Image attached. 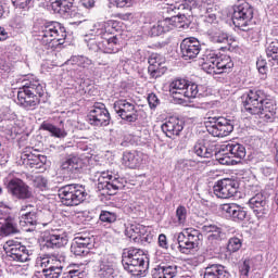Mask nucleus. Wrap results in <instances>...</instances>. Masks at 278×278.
<instances>
[{
    "label": "nucleus",
    "instance_id": "5701e85b",
    "mask_svg": "<svg viewBox=\"0 0 278 278\" xmlns=\"http://www.w3.org/2000/svg\"><path fill=\"white\" fill-rule=\"evenodd\" d=\"M220 210L224 216L232 218L235 223H242L247 218V211L236 203L223 204Z\"/></svg>",
    "mask_w": 278,
    "mask_h": 278
},
{
    "label": "nucleus",
    "instance_id": "cd10ccee",
    "mask_svg": "<svg viewBox=\"0 0 278 278\" xmlns=\"http://www.w3.org/2000/svg\"><path fill=\"white\" fill-rule=\"evenodd\" d=\"M16 233H18V226L16 225V220L10 216L0 217V237L5 238Z\"/></svg>",
    "mask_w": 278,
    "mask_h": 278
},
{
    "label": "nucleus",
    "instance_id": "20e7f679",
    "mask_svg": "<svg viewBox=\"0 0 278 278\" xmlns=\"http://www.w3.org/2000/svg\"><path fill=\"white\" fill-rule=\"evenodd\" d=\"M96 36L101 38L102 53L116 54L121 51V43L118 37L112 36V29L118 27V22L110 20L102 22L96 26Z\"/></svg>",
    "mask_w": 278,
    "mask_h": 278
},
{
    "label": "nucleus",
    "instance_id": "0e129e2a",
    "mask_svg": "<svg viewBox=\"0 0 278 278\" xmlns=\"http://www.w3.org/2000/svg\"><path fill=\"white\" fill-rule=\"evenodd\" d=\"M162 34H165L163 28H161L160 22L151 27V35L152 36H162Z\"/></svg>",
    "mask_w": 278,
    "mask_h": 278
},
{
    "label": "nucleus",
    "instance_id": "39448f33",
    "mask_svg": "<svg viewBox=\"0 0 278 278\" xmlns=\"http://www.w3.org/2000/svg\"><path fill=\"white\" fill-rule=\"evenodd\" d=\"M232 23L235 27H238L241 31L249 33V36L257 34V31L253 29V7L247 1H241L233 7Z\"/></svg>",
    "mask_w": 278,
    "mask_h": 278
},
{
    "label": "nucleus",
    "instance_id": "2f4dec72",
    "mask_svg": "<svg viewBox=\"0 0 278 278\" xmlns=\"http://www.w3.org/2000/svg\"><path fill=\"white\" fill-rule=\"evenodd\" d=\"M61 168L62 170H65V173H75V170H79V168H81V159L77 155L71 154L65 157Z\"/></svg>",
    "mask_w": 278,
    "mask_h": 278
},
{
    "label": "nucleus",
    "instance_id": "7ed1b4c3",
    "mask_svg": "<svg viewBox=\"0 0 278 278\" xmlns=\"http://www.w3.org/2000/svg\"><path fill=\"white\" fill-rule=\"evenodd\" d=\"M37 40L48 49H55L60 45H64L66 40V28L59 22H47L40 26Z\"/></svg>",
    "mask_w": 278,
    "mask_h": 278
},
{
    "label": "nucleus",
    "instance_id": "72a5a7b5",
    "mask_svg": "<svg viewBox=\"0 0 278 278\" xmlns=\"http://www.w3.org/2000/svg\"><path fill=\"white\" fill-rule=\"evenodd\" d=\"M65 64L67 66H78V68H88L92 66V60L84 55H73Z\"/></svg>",
    "mask_w": 278,
    "mask_h": 278
},
{
    "label": "nucleus",
    "instance_id": "7c9ffc66",
    "mask_svg": "<svg viewBox=\"0 0 278 278\" xmlns=\"http://www.w3.org/2000/svg\"><path fill=\"white\" fill-rule=\"evenodd\" d=\"M122 162L127 168H138L142 164V153L140 152H124Z\"/></svg>",
    "mask_w": 278,
    "mask_h": 278
},
{
    "label": "nucleus",
    "instance_id": "9b49d317",
    "mask_svg": "<svg viewBox=\"0 0 278 278\" xmlns=\"http://www.w3.org/2000/svg\"><path fill=\"white\" fill-rule=\"evenodd\" d=\"M125 185L123 184V179L113 176L111 172H102L98 177V186L97 189L103 197L106 194L109 197H114L117 190H123Z\"/></svg>",
    "mask_w": 278,
    "mask_h": 278
},
{
    "label": "nucleus",
    "instance_id": "f8f14e48",
    "mask_svg": "<svg viewBox=\"0 0 278 278\" xmlns=\"http://www.w3.org/2000/svg\"><path fill=\"white\" fill-rule=\"evenodd\" d=\"M207 131L214 138H225L233 131V123L226 117H208Z\"/></svg>",
    "mask_w": 278,
    "mask_h": 278
},
{
    "label": "nucleus",
    "instance_id": "79ce46f5",
    "mask_svg": "<svg viewBox=\"0 0 278 278\" xmlns=\"http://www.w3.org/2000/svg\"><path fill=\"white\" fill-rule=\"evenodd\" d=\"M181 97H186L187 99H197V97H199V85L187 80V85Z\"/></svg>",
    "mask_w": 278,
    "mask_h": 278
},
{
    "label": "nucleus",
    "instance_id": "de8ad7c7",
    "mask_svg": "<svg viewBox=\"0 0 278 278\" xmlns=\"http://www.w3.org/2000/svg\"><path fill=\"white\" fill-rule=\"evenodd\" d=\"M70 1L73 0H55L54 2L51 3V9L56 14H64Z\"/></svg>",
    "mask_w": 278,
    "mask_h": 278
},
{
    "label": "nucleus",
    "instance_id": "0eeeda50",
    "mask_svg": "<svg viewBox=\"0 0 278 278\" xmlns=\"http://www.w3.org/2000/svg\"><path fill=\"white\" fill-rule=\"evenodd\" d=\"M215 157L224 166H233L240 164L247 157V148L240 143H228L220 146L215 152Z\"/></svg>",
    "mask_w": 278,
    "mask_h": 278
},
{
    "label": "nucleus",
    "instance_id": "864d4df0",
    "mask_svg": "<svg viewBox=\"0 0 278 278\" xmlns=\"http://www.w3.org/2000/svg\"><path fill=\"white\" fill-rule=\"evenodd\" d=\"M34 187L39 188V190H47L49 181L43 176H37L33 180Z\"/></svg>",
    "mask_w": 278,
    "mask_h": 278
},
{
    "label": "nucleus",
    "instance_id": "6ab92c4d",
    "mask_svg": "<svg viewBox=\"0 0 278 278\" xmlns=\"http://www.w3.org/2000/svg\"><path fill=\"white\" fill-rule=\"evenodd\" d=\"M8 192L12 194V197H15V199H31L34 197V193H31V189L25 181L21 180L20 178H13L11 179L8 185Z\"/></svg>",
    "mask_w": 278,
    "mask_h": 278
},
{
    "label": "nucleus",
    "instance_id": "423d86ee",
    "mask_svg": "<svg viewBox=\"0 0 278 278\" xmlns=\"http://www.w3.org/2000/svg\"><path fill=\"white\" fill-rule=\"evenodd\" d=\"M202 60V68L210 75H223V73H229L233 68V61L227 54L217 56L216 52L210 51Z\"/></svg>",
    "mask_w": 278,
    "mask_h": 278
},
{
    "label": "nucleus",
    "instance_id": "c756f323",
    "mask_svg": "<svg viewBox=\"0 0 278 278\" xmlns=\"http://www.w3.org/2000/svg\"><path fill=\"white\" fill-rule=\"evenodd\" d=\"M203 233L207 235V241L208 242H220L223 238H225V233L223 232V228L210 224V225H204L202 227Z\"/></svg>",
    "mask_w": 278,
    "mask_h": 278
},
{
    "label": "nucleus",
    "instance_id": "f704fd0d",
    "mask_svg": "<svg viewBox=\"0 0 278 278\" xmlns=\"http://www.w3.org/2000/svg\"><path fill=\"white\" fill-rule=\"evenodd\" d=\"M125 233L128 238H132V240H138V238L147 233V226L140 224H131L126 227Z\"/></svg>",
    "mask_w": 278,
    "mask_h": 278
},
{
    "label": "nucleus",
    "instance_id": "ea45409f",
    "mask_svg": "<svg viewBox=\"0 0 278 278\" xmlns=\"http://www.w3.org/2000/svg\"><path fill=\"white\" fill-rule=\"evenodd\" d=\"M41 129L49 131L51 136H54V138H66L67 136L66 130L58 128L53 124H49L47 122L41 124Z\"/></svg>",
    "mask_w": 278,
    "mask_h": 278
},
{
    "label": "nucleus",
    "instance_id": "8fccbe9b",
    "mask_svg": "<svg viewBox=\"0 0 278 278\" xmlns=\"http://www.w3.org/2000/svg\"><path fill=\"white\" fill-rule=\"evenodd\" d=\"M240 249H242V240H240V238L233 237L228 240L227 251H229V253H237Z\"/></svg>",
    "mask_w": 278,
    "mask_h": 278
},
{
    "label": "nucleus",
    "instance_id": "13d9d810",
    "mask_svg": "<svg viewBox=\"0 0 278 278\" xmlns=\"http://www.w3.org/2000/svg\"><path fill=\"white\" fill-rule=\"evenodd\" d=\"M148 103H149L151 110H155V108H157L160 105V99L157 98V96L155 93H150L148 96Z\"/></svg>",
    "mask_w": 278,
    "mask_h": 278
},
{
    "label": "nucleus",
    "instance_id": "a211bd4d",
    "mask_svg": "<svg viewBox=\"0 0 278 278\" xmlns=\"http://www.w3.org/2000/svg\"><path fill=\"white\" fill-rule=\"evenodd\" d=\"M182 60H194L201 53V41L194 37L185 38L180 43Z\"/></svg>",
    "mask_w": 278,
    "mask_h": 278
},
{
    "label": "nucleus",
    "instance_id": "a18cd8bd",
    "mask_svg": "<svg viewBox=\"0 0 278 278\" xmlns=\"http://www.w3.org/2000/svg\"><path fill=\"white\" fill-rule=\"evenodd\" d=\"M74 242H77L81 247L89 249V251L92 249V247H94V239L88 235H78L75 237Z\"/></svg>",
    "mask_w": 278,
    "mask_h": 278
},
{
    "label": "nucleus",
    "instance_id": "dca6fc26",
    "mask_svg": "<svg viewBox=\"0 0 278 278\" xmlns=\"http://www.w3.org/2000/svg\"><path fill=\"white\" fill-rule=\"evenodd\" d=\"M20 225L24 228V231H34L36 225H38V208L34 205L22 206L20 211Z\"/></svg>",
    "mask_w": 278,
    "mask_h": 278
},
{
    "label": "nucleus",
    "instance_id": "b1692460",
    "mask_svg": "<svg viewBox=\"0 0 278 278\" xmlns=\"http://www.w3.org/2000/svg\"><path fill=\"white\" fill-rule=\"evenodd\" d=\"M161 129L167 138H175L184 131V121L178 117H169L165 123L162 124Z\"/></svg>",
    "mask_w": 278,
    "mask_h": 278
},
{
    "label": "nucleus",
    "instance_id": "c03bdc74",
    "mask_svg": "<svg viewBox=\"0 0 278 278\" xmlns=\"http://www.w3.org/2000/svg\"><path fill=\"white\" fill-rule=\"evenodd\" d=\"M71 251L74 255L78 257H86L90 253V250L85 245L79 244L77 241H74L71 247Z\"/></svg>",
    "mask_w": 278,
    "mask_h": 278
},
{
    "label": "nucleus",
    "instance_id": "ddd939ff",
    "mask_svg": "<svg viewBox=\"0 0 278 278\" xmlns=\"http://www.w3.org/2000/svg\"><path fill=\"white\" fill-rule=\"evenodd\" d=\"M89 125L92 127H108L112 117L110 116V111L105 108V104L101 102H96L90 110L88 116Z\"/></svg>",
    "mask_w": 278,
    "mask_h": 278
},
{
    "label": "nucleus",
    "instance_id": "58836bf2",
    "mask_svg": "<svg viewBox=\"0 0 278 278\" xmlns=\"http://www.w3.org/2000/svg\"><path fill=\"white\" fill-rule=\"evenodd\" d=\"M64 16H66V18H80L76 22H72V25H79L81 23H84V16L79 14V12H77V9H75V7H73V1H70L67 7L65 8V11L63 12Z\"/></svg>",
    "mask_w": 278,
    "mask_h": 278
},
{
    "label": "nucleus",
    "instance_id": "a19ab883",
    "mask_svg": "<svg viewBox=\"0 0 278 278\" xmlns=\"http://www.w3.org/2000/svg\"><path fill=\"white\" fill-rule=\"evenodd\" d=\"M99 276L101 278H114V265L105 260L101 261Z\"/></svg>",
    "mask_w": 278,
    "mask_h": 278
},
{
    "label": "nucleus",
    "instance_id": "bf43d9fd",
    "mask_svg": "<svg viewBox=\"0 0 278 278\" xmlns=\"http://www.w3.org/2000/svg\"><path fill=\"white\" fill-rule=\"evenodd\" d=\"M266 60L264 59H258L256 61V67H257V71L258 73H261V75H266V71H267V66H266Z\"/></svg>",
    "mask_w": 278,
    "mask_h": 278
},
{
    "label": "nucleus",
    "instance_id": "3c124183",
    "mask_svg": "<svg viewBox=\"0 0 278 278\" xmlns=\"http://www.w3.org/2000/svg\"><path fill=\"white\" fill-rule=\"evenodd\" d=\"M176 216L179 225H186V218H188V210H186V206H178L176 210Z\"/></svg>",
    "mask_w": 278,
    "mask_h": 278
},
{
    "label": "nucleus",
    "instance_id": "69168bd1",
    "mask_svg": "<svg viewBox=\"0 0 278 278\" xmlns=\"http://www.w3.org/2000/svg\"><path fill=\"white\" fill-rule=\"evenodd\" d=\"M159 247H161V249H168V239L166 238V235L161 233L159 236Z\"/></svg>",
    "mask_w": 278,
    "mask_h": 278
},
{
    "label": "nucleus",
    "instance_id": "aec40b11",
    "mask_svg": "<svg viewBox=\"0 0 278 278\" xmlns=\"http://www.w3.org/2000/svg\"><path fill=\"white\" fill-rule=\"evenodd\" d=\"M249 205L253 210L254 214L258 218H266L270 211L268 206V199L264 193H256L249 200Z\"/></svg>",
    "mask_w": 278,
    "mask_h": 278
},
{
    "label": "nucleus",
    "instance_id": "680f3d73",
    "mask_svg": "<svg viewBox=\"0 0 278 278\" xmlns=\"http://www.w3.org/2000/svg\"><path fill=\"white\" fill-rule=\"evenodd\" d=\"M116 8H130L134 4V0H114Z\"/></svg>",
    "mask_w": 278,
    "mask_h": 278
},
{
    "label": "nucleus",
    "instance_id": "473e14b6",
    "mask_svg": "<svg viewBox=\"0 0 278 278\" xmlns=\"http://www.w3.org/2000/svg\"><path fill=\"white\" fill-rule=\"evenodd\" d=\"M265 51L268 62H271L273 66H278V40L267 41Z\"/></svg>",
    "mask_w": 278,
    "mask_h": 278
},
{
    "label": "nucleus",
    "instance_id": "5fc2aeb1",
    "mask_svg": "<svg viewBox=\"0 0 278 278\" xmlns=\"http://www.w3.org/2000/svg\"><path fill=\"white\" fill-rule=\"evenodd\" d=\"M186 15L190 16V13L185 11L184 13L178 12L177 14L179 18V25H181L182 29H188V27H190V20H188Z\"/></svg>",
    "mask_w": 278,
    "mask_h": 278
},
{
    "label": "nucleus",
    "instance_id": "2eb2a0df",
    "mask_svg": "<svg viewBox=\"0 0 278 278\" xmlns=\"http://www.w3.org/2000/svg\"><path fill=\"white\" fill-rule=\"evenodd\" d=\"M113 109L122 121H126V123H136L138 121V109L135 102L121 99L114 102Z\"/></svg>",
    "mask_w": 278,
    "mask_h": 278
},
{
    "label": "nucleus",
    "instance_id": "4d7b16f0",
    "mask_svg": "<svg viewBox=\"0 0 278 278\" xmlns=\"http://www.w3.org/2000/svg\"><path fill=\"white\" fill-rule=\"evenodd\" d=\"M161 25V29L166 34V31H170L173 29V23L170 22V17H166L164 20L159 21Z\"/></svg>",
    "mask_w": 278,
    "mask_h": 278
},
{
    "label": "nucleus",
    "instance_id": "6e6d98bb",
    "mask_svg": "<svg viewBox=\"0 0 278 278\" xmlns=\"http://www.w3.org/2000/svg\"><path fill=\"white\" fill-rule=\"evenodd\" d=\"M14 8H18L20 10H29L31 5V0H11Z\"/></svg>",
    "mask_w": 278,
    "mask_h": 278
},
{
    "label": "nucleus",
    "instance_id": "e433bc0d",
    "mask_svg": "<svg viewBox=\"0 0 278 278\" xmlns=\"http://www.w3.org/2000/svg\"><path fill=\"white\" fill-rule=\"evenodd\" d=\"M188 84V80L182 78H176L169 84V93L173 97H182L184 91L186 90V86Z\"/></svg>",
    "mask_w": 278,
    "mask_h": 278
},
{
    "label": "nucleus",
    "instance_id": "bb28decb",
    "mask_svg": "<svg viewBox=\"0 0 278 278\" xmlns=\"http://www.w3.org/2000/svg\"><path fill=\"white\" fill-rule=\"evenodd\" d=\"M46 249H62L68 244V237L64 233L53 232L45 237Z\"/></svg>",
    "mask_w": 278,
    "mask_h": 278
},
{
    "label": "nucleus",
    "instance_id": "37998d69",
    "mask_svg": "<svg viewBox=\"0 0 278 278\" xmlns=\"http://www.w3.org/2000/svg\"><path fill=\"white\" fill-rule=\"evenodd\" d=\"M63 267L60 264L53 265L48 269L41 270L45 278H60Z\"/></svg>",
    "mask_w": 278,
    "mask_h": 278
},
{
    "label": "nucleus",
    "instance_id": "e2e57ef3",
    "mask_svg": "<svg viewBox=\"0 0 278 278\" xmlns=\"http://www.w3.org/2000/svg\"><path fill=\"white\" fill-rule=\"evenodd\" d=\"M152 278H165L162 264L152 270Z\"/></svg>",
    "mask_w": 278,
    "mask_h": 278
},
{
    "label": "nucleus",
    "instance_id": "c9c22d12",
    "mask_svg": "<svg viewBox=\"0 0 278 278\" xmlns=\"http://www.w3.org/2000/svg\"><path fill=\"white\" fill-rule=\"evenodd\" d=\"M56 264H60V261L55 260L54 256L43 255L36 258L35 266L36 268H41V270H48Z\"/></svg>",
    "mask_w": 278,
    "mask_h": 278
},
{
    "label": "nucleus",
    "instance_id": "052dcab7",
    "mask_svg": "<svg viewBox=\"0 0 278 278\" xmlns=\"http://www.w3.org/2000/svg\"><path fill=\"white\" fill-rule=\"evenodd\" d=\"M102 41L98 40V41H89L88 42V48L90 49V51H102L103 52V48L101 47Z\"/></svg>",
    "mask_w": 278,
    "mask_h": 278
},
{
    "label": "nucleus",
    "instance_id": "9d476101",
    "mask_svg": "<svg viewBox=\"0 0 278 278\" xmlns=\"http://www.w3.org/2000/svg\"><path fill=\"white\" fill-rule=\"evenodd\" d=\"M203 240L201 231L194 228H187L184 232H179L177 236L178 249L180 253L188 255L192 249H198L199 244Z\"/></svg>",
    "mask_w": 278,
    "mask_h": 278
},
{
    "label": "nucleus",
    "instance_id": "1a4fd4ad",
    "mask_svg": "<svg viewBox=\"0 0 278 278\" xmlns=\"http://www.w3.org/2000/svg\"><path fill=\"white\" fill-rule=\"evenodd\" d=\"M144 252L140 249L130 248L123 253L122 264L128 273H144L147 266Z\"/></svg>",
    "mask_w": 278,
    "mask_h": 278
},
{
    "label": "nucleus",
    "instance_id": "6e6552de",
    "mask_svg": "<svg viewBox=\"0 0 278 278\" xmlns=\"http://www.w3.org/2000/svg\"><path fill=\"white\" fill-rule=\"evenodd\" d=\"M58 194L61 199V203L67 207L81 205L88 197L86 187L79 184L65 185L58 190Z\"/></svg>",
    "mask_w": 278,
    "mask_h": 278
},
{
    "label": "nucleus",
    "instance_id": "a878e982",
    "mask_svg": "<svg viewBox=\"0 0 278 278\" xmlns=\"http://www.w3.org/2000/svg\"><path fill=\"white\" fill-rule=\"evenodd\" d=\"M197 8H199V0H182L181 2L168 4L164 10H166L167 14H177V12H192Z\"/></svg>",
    "mask_w": 278,
    "mask_h": 278
},
{
    "label": "nucleus",
    "instance_id": "4c0bfd02",
    "mask_svg": "<svg viewBox=\"0 0 278 278\" xmlns=\"http://www.w3.org/2000/svg\"><path fill=\"white\" fill-rule=\"evenodd\" d=\"M208 39L215 45H227L229 42V36L220 29L208 31Z\"/></svg>",
    "mask_w": 278,
    "mask_h": 278
},
{
    "label": "nucleus",
    "instance_id": "774afa93",
    "mask_svg": "<svg viewBox=\"0 0 278 278\" xmlns=\"http://www.w3.org/2000/svg\"><path fill=\"white\" fill-rule=\"evenodd\" d=\"M94 0H80V5L83 8H86L87 10H90L94 7Z\"/></svg>",
    "mask_w": 278,
    "mask_h": 278
},
{
    "label": "nucleus",
    "instance_id": "338daca9",
    "mask_svg": "<svg viewBox=\"0 0 278 278\" xmlns=\"http://www.w3.org/2000/svg\"><path fill=\"white\" fill-rule=\"evenodd\" d=\"M261 173L264 175V177H269V179H273L271 177L275 174V169H273V167L264 166L261 168Z\"/></svg>",
    "mask_w": 278,
    "mask_h": 278
},
{
    "label": "nucleus",
    "instance_id": "09e8293b",
    "mask_svg": "<svg viewBox=\"0 0 278 278\" xmlns=\"http://www.w3.org/2000/svg\"><path fill=\"white\" fill-rule=\"evenodd\" d=\"M118 215L114 212L110 211H101L100 213V220L101 223H106L108 225H112V223H116Z\"/></svg>",
    "mask_w": 278,
    "mask_h": 278
},
{
    "label": "nucleus",
    "instance_id": "4be33fe9",
    "mask_svg": "<svg viewBox=\"0 0 278 278\" xmlns=\"http://www.w3.org/2000/svg\"><path fill=\"white\" fill-rule=\"evenodd\" d=\"M148 73L150 77L157 79V77L164 75V64H166V59H164V56L157 53H152L148 59Z\"/></svg>",
    "mask_w": 278,
    "mask_h": 278
},
{
    "label": "nucleus",
    "instance_id": "f257e3e1",
    "mask_svg": "<svg viewBox=\"0 0 278 278\" xmlns=\"http://www.w3.org/2000/svg\"><path fill=\"white\" fill-rule=\"evenodd\" d=\"M46 93L47 85L34 76H29L22 81V87L17 91V105L27 111L36 110L42 103Z\"/></svg>",
    "mask_w": 278,
    "mask_h": 278
},
{
    "label": "nucleus",
    "instance_id": "393cba45",
    "mask_svg": "<svg viewBox=\"0 0 278 278\" xmlns=\"http://www.w3.org/2000/svg\"><path fill=\"white\" fill-rule=\"evenodd\" d=\"M193 153L198 155V157H206L210 159L214 154L218 153L216 151V144L211 143L210 141L205 139H199L195 144L193 146Z\"/></svg>",
    "mask_w": 278,
    "mask_h": 278
},
{
    "label": "nucleus",
    "instance_id": "412c9836",
    "mask_svg": "<svg viewBox=\"0 0 278 278\" xmlns=\"http://www.w3.org/2000/svg\"><path fill=\"white\" fill-rule=\"evenodd\" d=\"M21 160L26 168H31L33 170H45V165L47 164L46 155L31 152L23 153Z\"/></svg>",
    "mask_w": 278,
    "mask_h": 278
},
{
    "label": "nucleus",
    "instance_id": "f3484780",
    "mask_svg": "<svg viewBox=\"0 0 278 278\" xmlns=\"http://www.w3.org/2000/svg\"><path fill=\"white\" fill-rule=\"evenodd\" d=\"M213 192L217 199H231L238 192L236 181L225 178L215 182Z\"/></svg>",
    "mask_w": 278,
    "mask_h": 278
},
{
    "label": "nucleus",
    "instance_id": "49530a36",
    "mask_svg": "<svg viewBox=\"0 0 278 278\" xmlns=\"http://www.w3.org/2000/svg\"><path fill=\"white\" fill-rule=\"evenodd\" d=\"M162 268L165 278H175L179 273V267L175 264H163Z\"/></svg>",
    "mask_w": 278,
    "mask_h": 278
},
{
    "label": "nucleus",
    "instance_id": "603ef678",
    "mask_svg": "<svg viewBox=\"0 0 278 278\" xmlns=\"http://www.w3.org/2000/svg\"><path fill=\"white\" fill-rule=\"evenodd\" d=\"M252 266H253V260H251V258L244 260L243 263L239 267V271L244 277H249V273H250Z\"/></svg>",
    "mask_w": 278,
    "mask_h": 278
},
{
    "label": "nucleus",
    "instance_id": "f03ea898",
    "mask_svg": "<svg viewBox=\"0 0 278 278\" xmlns=\"http://www.w3.org/2000/svg\"><path fill=\"white\" fill-rule=\"evenodd\" d=\"M243 110L266 121H270L277 114V108L271 100L266 99V92L256 89L248 92L243 100Z\"/></svg>",
    "mask_w": 278,
    "mask_h": 278
},
{
    "label": "nucleus",
    "instance_id": "4468645a",
    "mask_svg": "<svg viewBox=\"0 0 278 278\" xmlns=\"http://www.w3.org/2000/svg\"><path fill=\"white\" fill-rule=\"evenodd\" d=\"M3 249L7 253V257L12 262H29V257H31L33 254L31 250H28L27 247L12 240L7 241Z\"/></svg>",
    "mask_w": 278,
    "mask_h": 278
},
{
    "label": "nucleus",
    "instance_id": "c85d7f7f",
    "mask_svg": "<svg viewBox=\"0 0 278 278\" xmlns=\"http://www.w3.org/2000/svg\"><path fill=\"white\" fill-rule=\"evenodd\" d=\"M231 275L227 268L220 264H210L204 269V278H230Z\"/></svg>",
    "mask_w": 278,
    "mask_h": 278
}]
</instances>
